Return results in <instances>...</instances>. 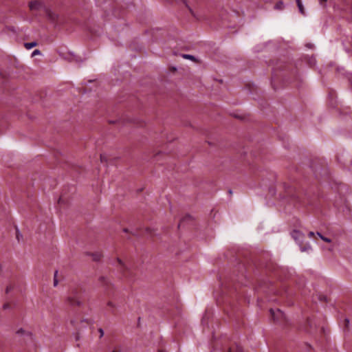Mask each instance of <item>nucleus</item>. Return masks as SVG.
<instances>
[{
  "label": "nucleus",
  "mask_w": 352,
  "mask_h": 352,
  "mask_svg": "<svg viewBox=\"0 0 352 352\" xmlns=\"http://www.w3.org/2000/svg\"><path fill=\"white\" fill-rule=\"evenodd\" d=\"M315 233L314 232H309L308 235L309 237H313L314 236Z\"/></svg>",
  "instance_id": "nucleus-18"
},
{
  "label": "nucleus",
  "mask_w": 352,
  "mask_h": 352,
  "mask_svg": "<svg viewBox=\"0 0 352 352\" xmlns=\"http://www.w3.org/2000/svg\"><path fill=\"white\" fill-rule=\"evenodd\" d=\"M124 232H127L128 230L127 229H124Z\"/></svg>",
  "instance_id": "nucleus-27"
},
{
  "label": "nucleus",
  "mask_w": 352,
  "mask_h": 352,
  "mask_svg": "<svg viewBox=\"0 0 352 352\" xmlns=\"http://www.w3.org/2000/svg\"><path fill=\"white\" fill-rule=\"evenodd\" d=\"M184 58L186 59H189V60H195V57L192 55H190V54H183L182 56Z\"/></svg>",
  "instance_id": "nucleus-9"
},
{
  "label": "nucleus",
  "mask_w": 352,
  "mask_h": 352,
  "mask_svg": "<svg viewBox=\"0 0 352 352\" xmlns=\"http://www.w3.org/2000/svg\"><path fill=\"white\" fill-rule=\"evenodd\" d=\"M98 331H99V333H100V338L104 336V331L102 329H99Z\"/></svg>",
  "instance_id": "nucleus-17"
},
{
  "label": "nucleus",
  "mask_w": 352,
  "mask_h": 352,
  "mask_svg": "<svg viewBox=\"0 0 352 352\" xmlns=\"http://www.w3.org/2000/svg\"><path fill=\"white\" fill-rule=\"evenodd\" d=\"M270 313L275 321H281L285 318V314L280 309H276V311L270 309Z\"/></svg>",
  "instance_id": "nucleus-3"
},
{
  "label": "nucleus",
  "mask_w": 352,
  "mask_h": 352,
  "mask_svg": "<svg viewBox=\"0 0 352 352\" xmlns=\"http://www.w3.org/2000/svg\"><path fill=\"white\" fill-rule=\"evenodd\" d=\"M229 352H242V350L241 349H236V350H234L233 349H230Z\"/></svg>",
  "instance_id": "nucleus-14"
},
{
  "label": "nucleus",
  "mask_w": 352,
  "mask_h": 352,
  "mask_svg": "<svg viewBox=\"0 0 352 352\" xmlns=\"http://www.w3.org/2000/svg\"><path fill=\"white\" fill-rule=\"evenodd\" d=\"M36 45H37V43L35 41L24 43V46L27 50H30Z\"/></svg>",
  "instance_id": "nucleus-6"
},
{
  "label": "nucleus",
  "mask_w": 352,
  "mask_h": 352,
  "mask_svg": "<svg viewBox=\"0 0 352 352\" xmlns=\"http://www.w3.org/2000/svg\"><path fill=\"white\" fill-rule=\"evenodd\" d=\"M327 0H319V3L322 6V7H325L326 6V3H327Z\"/></svg>",
  "instance_id": "nucleus-13"
},
{
  "label": "nucleus",
  "mask_w": 352,
  "mask_h": 352,
  "mask_svg": "<svg viewBox=\"0 0 352 352\" xmlns=\"http://www.w3.org/2000/svg\"><path fill=\"white\" fill-rule=\"evenodd\" d=\"M65 302L71 307H80L82 302L76 290H73L66 298Z\"/></svg>",
  "instance_id": "nucleus-1"
},
{
  "label": "nucleus",
  "mask_w": 352,
  "mask_h": 352,
  "mask_svg": "<svg viewBox=\"0 0 352 352\" xmlns=\"http://www.w3.org/2000/svg\"><path fill=\"white\" fill-rule=\"evenodd\" d=\"M57 274H58V271H55L54 276V287H56L58 283V281L57 280Z\"/></svg>",
  "instance_id": "nucleus-10"
},
{
  "label": "nucleus",
  "mask_w": 352,
  "mask_h": 352,
  "mask_svg": "<svg viewBox=\"0 0 352 352\" xmlns=\"http://www.w3.org/2000/svg\"><path fill=\"white\" fill-rule=\"evenodd\" d=\"M10 290V288L8 287L6 288V293H8Z\"/></svg>",
  "instance_id": "nucleus-24"
},
{
  "label": "nucleus",
  "mask_w": 352,
  "mask_h": 352,
  "mask_svg": "<svg viewBox=\"0 0 352 352\" xmlns=\"http://www.w3.org/2000/svg\"><path fill=\"white\" fill-rule=\"evenodd\" d=\"M107 305L111 307H115V305L111 301L107 302Z\"/></svg>",
  "instance_id": "nucleus-16"
},
{
  "label": "nucleus",
  "mask_w": 352,
  "mask_h": 352,
  "mask_svg": "<svg viewBox=\"0 0 352 352\" xmlns=\"http://www.w3.org/2000/svg\"><path fill=\"white\" fill-rule=\"evenodd\" d=\"M112 352H121V351L120 350L116 349L113 350Z\"/></svg>",
  "instance_id": "nucleus-23"
},
{
  "label": "nucleus",
  "mask_w": 352,
  "mask_h": 352,
  "mask_svg": "<svg viewBox=\"0 0 352 352\" xmlns=\"http://www.w3.org/2000/svg\"><path fill=\"white\" fill-rule=\"evenodd\" d=\"M8 307H9V306H8V304H5V305H3V309H6L8 308Z\"/></svg>",
  "instance_id": "nucleus-21"
},
{
  "label": "nucleus",
  "mask_w": 352,
  "mask_h": 352,
  "mask_svg": "<svg viewBox=\"0 0 352 352\" xmlns=\"http://www.w3.org/2000/svg\"><path fill=\"white\" fill-rule=\"evenodd\" d=\"M118 261L120 265H123L122 261L120 258H118Z\"/></svg>",
  "instance_id": "nucleus-22"
},
{
  "label": "nucleus",
  "mask_w": 352,
  "mask_h": 352,
  "mask_svg": "<svg viewBox=\"0 0 352 352\" xmlns=\"http://www.w3.org/2000/svg\"><path fill=\"white\" fill-rule=\"evenodd\" d=\"M284 7V4L282 1H278L276 5H275V9L276 10H282Z\"/></svg>",
  "instance_id": "nucleus-8"
},
{
  "label": "nucleus",
  "mask_w": 352,
  "mask_h": 352,
  "mask_svg": "<svg viewBox=\"0 0 352 352\" xmlns=\"http://www.w3.org/2000/svg\"><path fill=\"white\" fill-rule=\"evenodd\" d=\"M100 160L101 162H103V160H104V157L103 155H100Z\"/></svg>",
  "instance_id": "nucleus-20"
},
{
  "label": "nucleus",
  "mask_w": 352,
  "mask_h": 352,
  "mask_svg": "<svg viewBox=\"0 0 352 352\" xmlns=\"http://www.w3.org/2000/svg\"><path fill=\"white\" fill-rule=\"evenodd\" d=\"M316 234H317L320 238V236H322V235L321 234V233H320V232H317V233H316Z\"/></svg>",
  "instance_id": "nucleus-25"
},
{
  "label": "nucleus",
  "mask_w": 352,
  "mask_h": 352,
  "mask_svg": "<svg viewBox=\"0 0 352 352\" xmlns=\"http://www.w3.org/2000/svg\"><path fill=\"white\" fill-rule=\"evenodd\" d=\"M320 239L327 243H331V240L329 238L325 237L324 236H320Z\"/></svg>",
  "instance_id": "nucleus-12"
},
{
  "label": "nucleus",
  "mask_w": 352,
  "mask_h": 352,
  "mask_svg": "<svg viewBox=\"0 0 352 352\" xmlns=\"http://www.w3.org/2000/svg\"><path fill=\"white\" fill-rule=\"evenodd\" d=\"M296 3H297V6H298L300 12L302 14H305V10H304L302 3L301 2V0H296Z\"/></svg>",
  "instance_id": "nucleus-5"
},
{
  "label": "nucleus",
  "mask_w": 352,
  "mask_h": 352,
  "mask_svg": "<svg viewBox=\"0 0 352 352\" xmlns=\"http://www.w3.org/2000/svg\"><path fill=\"white\" fill-rule=\"evenodd\" d=\"M344 321H345V323H346V326H347L348 324L349 323V320L346 318Z\"/></svg>",
  "instance_id": "nucleus-19"
},
{
  "label": "nucleus",
  "mask_w": 352,
  "mask_h": 352,
  "mask_svg": "<svg viewBox=\"0 0 352 352\" xmlns=\"http://www.w3.org/2000/svg\"><path fill=\"white\" fill-rule=\"evenodd\" d=\"M292 236L293 239L299 244V245L301 246V243L305 237L304 234L298 230H294L292 233Z\"/></svg>",
  "instance_id": "nucleus-4"
},
{
  "label": "nucleus",
  "mask_w": 352,
  "mask_h": 352,
  "mask_svg": "<svg viewBox=\"0 0 352 352\" xmlns=\"http://www.w3.org/2000/svg\"><path fill=\"white\" fill-rule=\"evenodd\" d=\"M311 245L309 244H307L305 247H301L300 250H301L302 252H305L306 250H311Z\"/></svg>",
  "instance_id": "nucleus-11"
},
{
  "label": "nucleus",
  "mask_w": 352,
  "mask_h": 352,
  "mask_svg": "<svg viewBox=\"0 0 352 352\" xmlns=\"http://www.w3.org/2000/svg\"><path fill=\"white\" fill-rule=\"evenodd\" d=\"M91 256L93 257V260L96 261H99L100 259V258L102 257V254L99 252L94 253L91 254Z\"/></svg>",
  "instance_id": "nucleus-7"
},
{
  "label": "nucleus",
  "mask_w": 352,
  "mask_h": 352,
  "mask_svg": "<svg viewBox=\"0 0 352 352\" xmlns=\"http://www.w3.org/2000/svg\"><path fill=\"white\" fill-rule=\"evenodd\" d=\"M158 352H166L164 350H159Z\"/></svg>",
  "instance_id": "nucleus-26"
},
{
  "label": "nucleus",
  "mask_w": 352,
  "mask_h": 352,
  "mask_svg": "<svg viewBox=\"0 0 352 352\" xmlns=\"http://www.w3.org/2000/svg\"><path fill=\"white\" fill-rule=\"evenodd\" d=\"M40 54H41L40 50H35L32 52V56H35V55Z\"/></svg>",
  "instance_id": "nucleus-15"
},
{
  "label": "nucleus",
  "mask_w": 352,
  "mask_h": 352,
  "mask_svg": "<svg viewBox=\"0 0 352 352\" xmlns=\"http://www.w3.org/2000/svg\"><path fill=\"white\" fill-rule=\"evenodd\" d=\"M29 8L32 11H39L43 10L44 11H47V9L45 8L44 3L40 1H32L29 3Z\"/></svg>",
  "instance_id": "nucleus-2"
}]
</instances>
